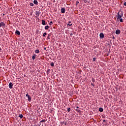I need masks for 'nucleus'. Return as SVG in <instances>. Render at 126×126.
Masks as SVG:
<instances>
[{"label":"nucleus","instance_id":"obj_2","mask_svg":"<svg viewBox=\"0 0 126 126\" xmlns=\"http://www.w3.org/2000/svg\"><path fill=\"white\" fill-rule=\"evenodd\" d=\"M12 86H13V84H12V83H11V82L9 83V88L11 89V88H12Z\"/></svg>","mask_w":126,"mask_h":126},{"label":"nucleus","instance_id":"obj_28","mask_svg":"<svg viewBox=\"0 0 126 126\" xmlns=\"http://www.w3.org/2000/svg\"><path fill=\"white\" fill-rule=\"evenodd\" d=\"M67 25L69 26H71L72 25V24H68Z\"/></svg>","mask_w":126,"mask_h":126},{"label":"nucleus","instance_id":"obj_16","mask_svg":"<svg viewBox=\"0 0 126 126\" xmlns=\"http://www.w3.org/2000/svg\"><path fill=\"white\" fill-rule=\"evenodd\" d=\"M19 118H20V119H22V118H23V115L22 114H21L20 115H19Z\"/></svg>","mask_w":126,"mask_h":126},{"label":"nucleus","instance_id":"obj_19","mask_svg":"<svg viewBox=\"0 0 126 126\" xmlns=\"http://www.w3.org/2000/svg\"><path fill=\"white\" fill-rule=\"evenodd\" d=\"M30 5L31 6H34V4L33 3H30Z\"/></svg>","mask_w":126,"mask_h":126},{"label":"nucleus","instance_id":"obj_27","mask_svg":"<svg viewBox=\"0 0 126 126\" xmlns=\"http://www.w3.org/2000/svg\"><path fill=\"white\" fill-rule=\"evenodd\" d=\"M79 3V2H78V1H76V5H77V4H78Z\"/></svg>","mask_w":126,"mask_h":126},{"label":"nucleus","instance_id":"obj_31","mask_svg":"<svg viewBox=\"0 0 126 126\" xmlns=\"http://www.w3.org/2000/svg\"><path fill=\"white\" fill-rule=\"evenodd\" d=\"M105 122H106V120H103V123H105Z\"/></svg>","mask_w":126,"mask_h":126},{"label":"nucleus","instance_id":"obj_9","mask_svg":"<svg viewBox=\"0 0 126 126\" xmlns=\"http://www.w3.org/2000/svg\"><path fill=\"white\" fill-rule=\"evenodd\" d=\"M16 34H17V35H20V32L18 31H16V32H15Z\"/></svg>","mask_w":126,"mask_h":126},{"label":"nucleus","instance_id":"obj_21","mask_svg":"<svg viewBox=\"0 0 126 126\" xmlns=\"http://www.w3.org/2000/svg\"><path fill=\"white\" fill-rule=\"evenodd\" d=\"M49 73H50V69H48V70H47V74H49Z\"/></svg>","mask_w":126,"mask_h":126},{"label":"nucleus","instance_id":"obj_6","mask_svg":"<svg viewBox=\"0 0 126 126\" xmlns=\"http://www.w3.org/2000/svg\"><path fill=\"white\" fill-rule=\"evenodd\" d=\"M116 34H117V35H119V34H120L121 33V31L118 30L116 31L115 32Z\"/></svg>","mask_w":126,"mask_h":126},{"label":"nucleus","instance_id":"obj_11","mask_svg":"<svg viewBox=\"0 0 126 126\" xmlns=\"http://www.w3.org/2000/svg\"><path fill=\"white\" fill-rule=\"evenodd\" d=\"M75 111L79 113V114H80V113H81V111L79 109H76Z\"/></svg>","mask_w":126,"mask_h":126},{"label":"nucleus","instance_id":"obj_14","mask_svg":"<svg viewBox=\"0 0 126 126\" xmlns=\"http://www.w3.org/2000/svg\"><path fill=\"white\" fill-rule=\"evenodd\" d=\"M45 29L46 30H48V29H49V26H46L45 27Z\"/></svg>","mask_w":126,"mask_h":126},{"label":"nucleus","instance_id":"obj_10","mask_svg":"<svg viewBox=\"0 0 126 126\" xmlns=\"http://www.w3.org/2000/svg\"><path fill=\"white\" fill-rule=\"evenodd\" d=\"M28 100L29 101V102H30V101H31V96H30V95H28Z\"/></svg>","mask_w":126,"mask_h":126},{"label":"nucleus","instance_id":"obj_26","mask_svg":"<svg viewBox=\"0 0 126 126\" xmlns=\"http://www.w3.org/2000/svg\"><path fill=\"white\" fill-rule=\"evenodd\" d=\"M83 1H84V2H85L86 3V2H87V0H83Z\"/></svg>","mask_w":126,"mask_h":126},{"label":"nucleus","instance_id":"obj_32","mask_svg":"<svg viewBox=\"0 0 126 126\" xmlns=\"http://www.w3.org/2000/svg\"><path fill=\"white\" fill-rule=\"evenodd\" d=\"M77 109H79V107L77 106Z\"/></svg>","mask_w":126,"mask_h":126},{"label":"nucleus","instance_id":"obj_18","mask_svg":"<svg viewBox=\"0 0 126 126\" xmlns=\"http://www.w3.org/2000/svg\"><path fill=\"white\" fill-rule=\"evenodd\" d=\"M47 35V32H44L43 34V37H45V36H46Z\"/></svg>","mask_w":126,"mask_h":126},{"label":"nucleus","instance_id":"obj_24","mask_svg":"<svg viewBox=\"0 0 126 126\" xmlns=\"http://www.w3.org/2000/svg\"><path fill=\"white\" fill-rule=\"evenodd\" d=\"M67 112H70V108L67 109Z\"/></svg>","mask_w":126,"mask_h":126},{"label":"nucleus","instance_id":"obj_36","mask_svg":"<svg viewBox=\"0 0 126 126\" xmlns=\"http://www.w3.org/2000/svg\"><path fill=\"white\" fill-rule=\"evenodd\" d=\"M0 50H1V48L0 47Z\"/></svg>","mask_w":126,"mask_h":126},{"label":"nucleus","instance_id":"obj_15","mask_svg":"<svg viewBox=\"0 0 126 126\" xmlns=\"http://www.w3.org/2000/svg\"><path fill=\"white\" fill-rule=\"evenodd\" d=\"M99 112H103V108H99Z\"/></svg>","mask_w":126,"mask_h":126},{"label":"nucleus","instance_id":"obj_5","mask_svg":"<svg viewBox=\"0 0 126 126\" xmlns=\"http://www.w3.org/2000/svg\"><path fill=\"white\" fill-rule=\"evenodd\" d=\"M5 26V24L3 23V22H1L0 23V27H3V26Z\"/></svg>","mask_w":126,"mask_h":126},{"label":"nucleus","instance_id":"obj_29","mask_svg":"<svg viewBox=\"0 0 126 126\" xmlns=\"http://www.w3.org/2000/svg\"><path fill=\"white\" fill-rule=\"evenodd\" d=\"M124 4L126 6V2H124Z\"/></svg>","mask_w":126,"mask_h":126},{"label":"nucleus","instance_id":"obj_33","mask_svg":"<svg viewBox=\"0 0 126 126\" xmlns=\"http://www.w3.org/2000/svg\"><path fill=\"white\" fill-rule=\"evenodd\" d=\"M47 39H50V37H49V36H48Z\"/></svg>","mask_w":126,"mask_h":126},{"label":"nucleus","instance_id":"obj_1","mask_svg":"<svg viewBox=\"0 0 126 126\" xmlns=\"http://www.w3.org/2000/svg\"><path fill=\"white\" fill-rule=\"evenodd\" d=\"M117 21H120V22H124V21L123 20V16L124 15V12H119L117 13Z\"/></svg>","mask_w":126,"mask_h":126},{"label":"nucleus","instance_id":"obj_13","mask_svg":"<svg viewBox=\"0 0 126 126\" xmlns=\"http://www.w3.org/2000/svg\"><path fill=\"white\" fill-rule=\"evenodd\" d=\"M35 54H39V53H40V51H39V50H36L35 51Z\"/></svg>","mask_w":126,"mask_h":126},{"label":"nucleus","instance_id":"obj_23","mask_svg":"<svg viewBox=\"0 0 126 126\" xmlns=\"http://www.w3.org/2000/svg\"><path fill=\"white\" fill-rule=\"evenodd\" d=\"M53 24V22L51 21L49 23V25H52Z\"/></svg>","mask_w":126,"mask_h":126},{"label":"nucleus","instance_id":"obj_30","mask_svg":"<svg viewBox=\"0 0 126 126\" xmlns=\"http://www.w3.org/2000/svg\"><path fill=\"white\" fill-rule=\"evenodd\" d=\"M26 96V97H28V96H30V95H28V94H27Z\"/></svg>","mask_w":126,"mask_h":126},{"label":"nucleus","instance_id":"obj_17","mask_svg":"<svg viewBox=\"0 0 126 126\" xmlns=\"http://www.w3.org/2000/svg\"><path fill=\"white\" fill-rule=\"evenodd\" d=\"M45 122H46V120H42L40 122V123H45Z\"/></svg>","mask_w":126,"mask_h":126},{"label":"nucleus","instance_id":"obj_4","mask_svg":"<svg viewBox=\"0 0 126 126\" xmlns=\"http://www.w3.org/2000/svg\"><path fill=\"white\" fill-rule=\"evenodd\" d=\"M100 38H101V39H103L104 38V33H100L99 34Z\"/></svg>","mask_w":126,"mask_h":126},{"label":"nucleus","instance_id":"obj_35","mask_svg":"<svg viewBox=\"0 0 126 126\" xmlns=\"http://www.w3.org/2000/svg\"><path fill=\"white\" fill-rule=\"evenodd\" d=\"M44 50H46V47L44 48Z\"/></svg>","mask_w":126,"mask_h":126},{"label":"nucleus","instance_id":"obj_37","mask_svg":"<svg viewBox=\"0 0 126 126\" xmlns=\"http://www.w3.org/2000/svg\"><path fill=\"white\" fill-rule=\"evenodd\" d=\"M3 15H4V14H3Z\"/></svg>","mask_w":126,"mask_h":126},{"label":"nucleus","instance_id":"obj_8","mask_svg":"<svg viewBox=\"0 0 126 126\" xmlns=\"http://www.w3.org/2000/svg\"><path fill=\"white\" fill-rule=\"evenodd\" d=\"M42 25H46V21L45 20H42Z\"/></svg>","mask_w":126,"mask_h":126},{"label":"nucleus","instance_id":"obj_20","mask_svg":"<svg viewBox=\"0 0 126 126\" xmlns=\"http://www.w3.org/2000/svg\"><path fill=\"white\" fill-rule=\"evenodd\" d=\"M50 65H51V66H54V63H50Z\"/></svg>","mask_w":126,"mask_h":126},{"label":"nucleus","instance_id":"obj_34","mask_svg":"<svg viewBox=\"0 0 126 126\" xmlns=\"http://www.w3.org/2000/svg\"><path fill=\"white\" fill-rule=\"evenodd\" d=\"M69 23H71V22H69Z\"/></svg>","mask_w":126,"mask_h":126},{"label":"nucleus","instance_id":"obj_12","mask_svg":"<svg viewBox=\"0 0 126 126\" xmlns=\"http://www.w3.org/2000/svg\"><path fill=\"white\" fill-rule=\"evenodd\" d=\"M36 58V54H34L32 57V60H35V58Z\"/></svg>","mask_w":126,"mask_h":126},{"label":"nucleus","instance_id":"obj_3","mask_svg":"<svg viewBox=\"0 0 126 126\" xmlns=\"http://www.w3.org/2000/svg\"><path fill=\"white\" fill-rule=\"evenodd\" d=\"M61 12L62 13H64L65 12V8H62V9H61Z\"/></svg>","mask_w":126,"mask_h":126},{"label":"nucleus","instance_id":"obj_22","mask_svg":"<svg viewBox=\"0 0 126 126\" xmlns=\"http://www.w3.org/2000/svg\"><path fill=\"white\" fill-rule=\"evenodd\" d=\"M36 15H40V14L39 13V12H37L36 13Z\"/></svg>","mask_w":126,"mask_h":126},{"label":"nucleus","instance_id":"obj_7","mask_svg":"<svg viewBox=\"0 0 126 126\" xmlns=\"http://www.w3.org/2000/svg\"><path fill=\"white\" fill-rule=\"evenodd\" d=\"M33 3L36 5H38V1L37 0H34Z\"/></svg>","mask_w":126,"mask_h":126},{"label":"nucleus","instance_id":"obj_25","mask_svg":"<svg viewBox=\"0 0 126 126\" xmlns=\"http://www.w3.org/2000/svg\"><path fill=\"white\" fill-rule=\"evenodd\" d=\"M96 61V58H93V62H95Z\"/></svg>","mask_w":126,"mask_h":126}]
</instances>
